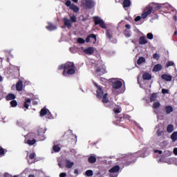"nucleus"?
<instances>
[{
  "mask_svg": "<svg viewBox=\"0 0 177 177\" xmlns=\"http://www.w3.org/2000/svg\"><path fill=\"white\" fill-rule=\"evenodd\" d=\"M94 86L97 88L96 90V96L97 99H102V102L104 104H106L107 102H109V98H107V96H109V94L107 93H104V91H103V88H102V86L97 85V83L93 82Z\"/></svg>",
  "mask_w": 177,
  "mask_h": 177,
  "instance_id": "f257e3e1",
  "label": "nucleus"
},
{
  "mask_svg": "<svg viewBox=\"0 0 177 177\" xmlns=\"http://www.w3.org/2000/svg\"><path fill=\"white\" fill-rule=\"evenodd\" d=\"M75 70L77 67L73 62H67L65 63V70L62 72V75L67 77V75H74L75 74Z\"/></svg>",
  "mask_w": 177,
  "mask_h": 177,
  "instance_id": "f03ea898",
  "label": "nucleus"
},
{
  "mask_svg": "<svg viewBox=\"0 0 177 177\" xmlns=\"http://www.w3.org/2000/svg\"><path fill=\"white\" fill-rule=\"evenodd\" d=\"M160 9H161L160 6H156V4L153 3L146 8L145 11L142 14V18L146 19L147 16L154 13L156 10H160Z\"/></svg>",
  "mask_w": 177,
  "mask_h": 177,
  "instance_id": "7ed1b4c3",
  "label": "nucleus"
},
{
  "mask_svg": "<svg viewBox=\"0 0 177 177\" xmlns=\"http://www.w3.org/2000/svg\"><path fill=\"white\" fill-rule=\"evenodd\" d=\"M91 39H93V44H96V41H97V39L96 38V35H95V34L88 35L86 37V40L82 39V37H79L77 39V43L78 44H85V41H86L88 44V43L91 42Z\"/></svg>",
  "mask_w": 177,
  "mask_h": 177,
  "instance_id": "20e7f679",
  "label": "nucleus"
},
{
  "mask_svg": "<svg viewBox=\"0 0 177 177\" xmlns=\"http://www.w3.org/2000/svg\"><path fill=\"white\" fill-rule=\"evenodd\" d=\"M62 21L66 27L71 28L73 27V24H71V22L77 23V17H75V15H73L71 17L70 19L64 17L63 18Z\"/></svg>",
  "mask_w": 177,
  "mask_h": 177,
  "instance_id": "39448f33",
  "label": "nucleus"
},
{
  "mask_svg": "<svg viewBox=\"0 0 177 177\" xmlns=\"http://www.w3.org/2000/svg\"><path fill=\"white\" fill-rule=\"evenodd\" d=\"M93 21L95 26H100L101 28H106V24L103 19H100L99 17H93Z\"/></svg>",
  "mask_w": 177,
  "mask_h": 177,
  "instance_id": "423d86ee",
  "label": "nucleus"
},
{
  "mask_svg": "<svg viewBox=\"0 0 177 177\" xmlns=\"http://www.w3.org/2000/svg\"><path fill=\"white\" fill-rule=\"evenodd\" d=\"M133 156L132 155H129L127 156L125 158H124V165L126 166V167H128V165H131V164H132V162H133Z\"/></svg>",
  "mask_w": 177,
  "mask_h": 177,
  "instance_id": "0eeeda50",
  "label": "nucleus"
},
{
  "mask_svg": "<svg viewBox=\"0 0 177 177\" xmlns=\"http://www.w3.org/2000/svg\"><path fill=\"white\" fill-rule=\"evenodd\" d=\"M84 6L87 8V9H92L95 6V2L92 0H87L85 3L83 2Z\"/></svg>",
  "mask_w": 177,
  "mask_h": 177,
  "instance_id": "6e6552de",
  "label": "nucleus"
},
{
  "mask_svg": "<svg viewBox=\"0 0 177 177\" xmlns=\"http://www.w3.org/2000/svg\"><path fill=\"white\" fill-rule=\"evenodd\" d=\"M111 85L113 89H120V88L122 86V82L117 80L115 82H113Z\"/></svg>",
  "mask_w": 177,
  "mask_h": 177,
  "instance_id": "1a4fd4ad",
  "label": "nucleus"
},
{
  "mask_svg": "<svg viewBox=\"0 0 177 177\" xmlns=\"http://www.w3.org/2000/svg\"><path fill=\"white\" fill-rule=\"evenodd\" d=\"M83 52L86 55H93V53H95V48H93V47H88L87 48H85L83 50Z\"/></svg>",
  "mask_w": 177,
  "mask_h": 177,
  "instance_id": "9d476101",
  "label": "nucleus"
},
{
  "mask_svg": "<svg viewBox=\"0 0 177 177\" xmlns=\"http://www.w3.org/2000/svg\"><path fill=\"white\" fill-rule=\"evenodd\" d=\"M131 116H129V115L123 114L120 117H118L116 121L121 122V121H123V120H129Z\"/></svg>",
  "mask_w": 177,
  "mask_h": 177,
  "instance_id": "9b49d317",
  "label": "nucleus"
},
{
  "mask_svg": "<svg viewBox=\"0 0 177 177\" xmlns=\"http://www.w3.org/2000/svg\"><path fill=\"white\" fill-rule=\"evenodd\" d=\"M16 90L18 92H21V91H23V81L19 80L17 84H16Z\"/></svg>",
  "mask_w": 177,
  "mask_h": 177,
  "instance_id": "f8f14e48",
  "label": "nucleus"
},
{
  "mask_svg": "<svg viewBox=\"0 0 177 177\" xmlns=\"http://www.w3.org/2000/svg\"><path fill=\"white\" fill-rule=\"evenodd\" d=\"M15 99H16V95L13 94V93H8L6 96V100H7L8 102L10 101V100H15Z\"/></svg>",
  "mask_w": 177,
  "mask_h": 177,
  "instance_id": "ddd939ff",
  "label": "nucleus"
},
{
  "mask_svg": "<svg viewBox=\"0 0 177 177\" xmlns=\"http://www.w3.org/2000/svg\"><path fill=\"white\" fill-rule=\"evenodd\" d=\"M162 70V65L160 64H157L153 66V71L155 73H158V71H161Z\"/></svg>",
  "mask_w": 177,
  "mask_h": 177,
  "instance_id": "4468645a",
  "label": "nucleus"
},
{
  "mask_svg": "<svg viewBox=\"0 0 177 177\" xmlns=\"http://www.w3.org/2000/svg\"><path fill=\"white\" fill-rule=\"evenodd\" d=\"M142 80L145 81H150V80H151V75L149 73H144L142 75Z\"/></svg>",
  "mask_w": 177,
  "mask_h": 177,
  "instance_id": "2eb2a0df",
  "label": "nucleus"
},
{
  "mask_svg": "<svg viewBox=\"0 0 177 177\" xmlns=\"http://www.w3.org/2000/svg\"><path fill=\"white\" fill-rule=\"evenodd\" d=\"M66 162V168H68V169H71V168H73V167H74V162H71L69 160H65Z\"/></svg>",
  "mask_w": 177,
  "mask_h": 177,
  "instance_id": "dca6fc26",
  "label": "nucleus"
},
{
  "mask_svg": "<svg viewBox=\"0 0 177 177\" xmlns=\"http://www.w3.org/2000/svg\"><path fill=\"white\" fill-rule=\"evenodd\" d=\"M120 171V167L118 165H115L111 169H109L110 174H115L116 172Z\"/></svg>",
  "mask_w": 177,
  "mask_h": 177,
  "instance_id": "f3484780",
  "label": "nucleus"
},
{
  "mask_svg": "<svg viewBox=\"0 0 177 177\" xmlns=\"http://www.w3.org/2000/svg\"><path fill=\"white\" fill-rule=\"evenodd\" d=\"M162 80H165V81L171 82L172 81V76L167 74H163L161 76Z\"/></svg>",
  "mask_w": 177,
  "mask_h": 177,
  "instance_id": "a211bd4d",
  "label": "nucleus"
},
{
  "mask_svg": "<svg viewBox=\"0 0 177 177\" xmlns=\"http://www.w3.org/2000/svg\"><path fill=\"white\" fill-rule=\"evenodd\" d=\"M147 44V40L146 39V37L142 36L139 39V44L140 45H146Z\"/></svg>",
  "mask_w": 177,
  "mask_h": 177,
  "instance_id": "6ab92c4d",
  "label": "nucleus"
},
{
  "mask_svg": "<svg viewBox=\"0 0 177 177\" xmlns=\"http://www.w3.org/2000/svg\"><path fill=\"white\" fill-rule=\"evenodd\" d=\"M69 9L75 12V13H78V12H80V8H78V6H75L74 3H72Z\"/></svg>",
  "mask_w": 177,
  "mask_h": 177,
  "instance_id": "aec40b11",
  "label": "nucleus"
},
{
  "mask_svg": "<svg viewBox=\"0 0 177 177\" xmlns=\"http://www.w3.org/2000/svg\"><path fill=\"white\" fill-rule=\"evenodd\" d=\"M95 73H100V75H103V74H106V68L97 67Z\"/></svg>",
  "mask_w": 177,
  "mask_h": 177,
  "instance_id": "412c9836",
  "label": "nucleus"
},
{
  "mask_svg": "<svg viewBox=\"0 0 177 177\" xmlns=\"http://www.w3.org/2000/svg\"><path fill=\"white\" fill-rule=\"evenodd\" d=\"M25 143L28 145V146H33V145H35L37 143V140L32 139V140H27L26 141L25 140Z\"/></svg>",
  "mask_w": 177,
  "mask_h": 177,
  "instance_id": "4be33fe9",
  "label": "nucleus"
},
{
  "mask_svg": "<svg viewBox=\"0 0 177 177\" xmlns=\"http://www.w3.org/2000/svg\"><path fill=\"white\" fill-rule=\"evenodd\" d=\"M122 5L124 9L125 8H129L131 6V0H124Z\"/></svg>",
  "mask_w": 177,
  "mask_h": 177,
  "instance_id": "5701e85b",
  "label": "nucleus"
},
{
  "mask_svg": "<svg viewBox=\"0 0 177 177\" xmlns=\"http://www.w3.org/2000/svg\"><path fill=\"white\" fill-rule=\"evenodd\" d=\"M165 110L166 111L167 114H171V113L174 111V108L171 106H165Z\"/></svg>",
  "mask_w": 177,
  "mask_h": 177,
  "instance_id": "b1692460",
  "label": "nucleus"
},
{
  "mask_svg": "<svg viewBox=\"0 0 177 177\" xmlns=\"http://www.w3.org/2000/svg\"><path fill=\"white\" fill-rule=\"evenodd\" d=\"M96 157L95 156H90L88 158V161L90 164H95L96 162Z\"/></svg>",
  "mask_w": 177,
  "mask_h": 177,
  "instance_id": "393cba45",
  "label": "nucleus"
},
{
  "mask_svg": "<svg viewBox=\"0 0 177 177\" xmlns=\"http://www.w3.org/2000/svg\"><path fill=\"white\" fill-rule=\"evenodd\" d=\"M46 28L48 30V31H53V30H56V26L52 24H49L48 26L46 27Z\"/></svg>",
  "mask_w": 177,
  "mask_h": 177,
  "instance_id": "a878e982",
  "label": "nucleus"
},
{
  "mask_svg": "<svg viewBox=\"0 0 177 177\" xmlns=\"http://www.w3.org/2000/svg\"><path fill=\"white\" fill-rule=\"evenodd\" d=\"M171 139L172 142H176V140H177V131H174L171 135Z\"/></svg>",
  "mask_w": 177,
  "mask_h": 177,
  "instance_id": "bb28decb",
  "label": "nucleus"
},
{
  "mask_svg": "<svg viewBox=\"0 0 177 177\" xmlns=\"http://www.w3.org/2000/svg\"><path fill=\"white\" fill-rule=\"evenodd\" d=\"M28 103H31V99H30V98H27L26 100V102H24V107H25V109H28V107L30 106Z\"/></svg>",
  "mask_w": 177,
  "mask_h": 177,
  "instance_id": "cd10ccee",
  "label": "nucleus"
},
{
  "mask_svg": "<svg viewBox=\"0 0 177 177\" xmlns=\"http://www.w3.org/2000/svg\"><path fill=\"white\" fill-rule=\"evenodd\" d=\"M168 133H172L174 132V126L172 124H169L167 128Z\"/></svg>",
  "mask_w": 177,
  "mask_h": 177,
  "instance_id": "c85d7f7f",
  "label": "nucleus"
},
{
  "mask_svg": "<svg viewBox=\"0 0 177 177\" xmlns=\"http://www.w3.org/2000/svg\"><path fill=\"white\" fill-rule=\"evenodd\" d=\"M48 114V110L45 109H42L40 111V116L41 117H44V115H46Z\"/></svg>",
  "mask_w": 177,
  "mask_h": 177,
  "instance_id": "c756f323",
  "label": "nucleus"
},
{
  "mask_svg": "<svg viewBox=\"0 0 177 177\" xmlns=\"http://www.w3.org/2000/svg\"><path fill=\"white\" fill-rule=\"evenodd\" d=\"M157 99V93H152L150 97V102H156Z\"/></svg>",
  "mask_w": 177,
  "mask_h": 177,
  "instance_id": "7c9ffc66",
  "label": "nucleus"
},
{
  "mask_svg": "<svg viewBox=\"0 0 177 177\" xmlns=\"http://www.w3.org/2000/svg\"><path fill=\"white\" fill-rule=\"evenodd\" d=\"M53 150L55 151V153H59V151L61 150V148L59 147V145H53Z\"/></svg>",
  "mask_w": 177,
  "mask_h": 177,
  "instance_id": "2f4dec72",
  "label": "nucleus"
},
{
  "mask_svg": "<svg viewBox=\"0 0 177 177\" xmlns=\"http://www.w3.org/2000/svg\"><path fill=\"white\" fill-rule=\"evenodd\" d=\"M145 62H146V59H145V57H140V58H138L137 61V64H142V63H145Z\"/></svg>",
  "mask_w": 177,
  "mask_h": 177,
  "instance_id": "473e14b6",
  "label": "nucleus"
},
{
  "mask_svg": "<svg viewBox=\"0 0 177 177\" xmlns=\"http://www.w3.org/2000/svg\"><path fill=\"white\" fill-rule=\"evenodd\" d=\"M10 104L11 107H17V101L12 100V101H11L10 102Z\"/></svg>",
  "mask_w": 177,
  "mask_h": 177,
  "instance_id": "72a5a7b5",
  "label": "nucleus"
},
{
  "mask_svg": "<svg viewBox=\"0 0 177 177\" xmlns=\"http://www.w3.org/2000/svg\"><path fill=\"white\" fill-rule=\"evenodd\" d=\"M86 176H93V171L92 170H87L85 172Z\"/></svg>",
  "mask_w": 177,
  "mask_h": 177,
  "instance_id": "f704fd0d",
  "label": "nucleus"
},
{
  "mask_svg": "<svg viewBox=\"0 0 177 177\" xmlns=\"http://www.w3.org/2000/svg\"><path fill=\"white\" fill-rule=\"evenodd\" d=\"M124 35L126 37V38H129L131 37V33L129 32V30H125L123 32Z\"/></svg>",
  "mask_w": 177,
  "mask_h": 177,
  "instance_id": "c9c22d12",
  "label": "nucleus"
},
{
  "mask_svg": "<svg viewBox=\"0 0 177 177\" xmlns=\"http://www.w3.org/2000/svg\"><path fill=\"white\" fill-rule=\"evenodd\" d=\"M161 106V104H160L159 102H156L153 104V107L154 109H159V107Z\"/></svg>",
  "mask_w": 177,
  "mask_h": 177,
  "instance_id": "e433bc0d",
  "label": "nucleus"
},
{
  "mask_svg": "<svg viewBox=\"0 0 177 177\" xmlns=\"http://www.w3.org/2000/svg\"><path fill=\"white\" fill-rule=\"evenodd\" d=\"M45 132H46V130H45V129L39 128L37 129V133H39V135H41V133H45Z\"/></svg>",
  "mask_w": 177,
  "mask_h": 177,
  "instance_id": "4c0bfd02",
  "label": "nucleus"
},
{
  "mask_svg": "<svg viewBox=\"0 0 177 177\" xmlns=\"http://www.w3.org/2000/svg\"><path fill=\"white\" fill-rule=\"evenodd\" d=\"M106 107H113L114 106V102H111L110 100L108 101L106 104H104Z\"/></svg>",
  "mask_w": 177,
  "mask_h": 177,
  "instance_id": "58836bf2",
  "label": "nucleus"
},
{
  "mask_svg": "<svg viewBox=\"0 0 177 177\" xmlns=\"http://www.w3.org/2000/svg\"><path fill=\"white\" fill-rule=\"evenodd\" d=\"M106 34V37H108L109 39H111L113 38V35L110 32V30H107Z\"/></svg>",
  "mask_w": 177,
  "mask_h": 177,
  "instance_id": "ea45409f",
  "label": "nucleus"
},
{
  "mask_svg": "<svg viewBox=\"0 0 177 177\" xmlns=\"http://www.w3.org/2000/svg\"><path fill=\"white\" fill-rule=\"evenodd\" d=\"M172 66H175V63H174V62L172 61H169L167 64H166V67H171Z\"/></svg>",
  "mask_w": 177,
  "mask_h": 177,
  "instance_id": "a19ab883",
  "label": "nucleus"
},
{
  "mask_svg": "<svg viewBox=\"0 0 177 177\" xmlns=\"http://www.w3.org/2000/svg\"><path fill=\"white\" fill-rule=\"evenodd\" d=\"M153 59H155V60H158L160 59V54H158L157 53H154L153 55Z\"/></svg>",
  "mask_w": 177,
  "mask_h": 177,
  "instance_id": "79ce46f5",
  "label": "nucleus"
},
{
  "mask_svg": "<svg viewBox=\"0 0 177 177\" xmlns=\"http://www.w3.org/2000/svg\"><path fill=\"white\" fill-rule=\"evenodd\" d=\"M113 112H114L115 114H120V113H121V109L114 108L113 109Z\"/></svg>",
  "mask_w": 177,
  "mask_h": 177,
  "instance_id": "37998d69",
  "label": "nucleus"
},
{
  "mask_svg": "<svg viewBox=\"0 0 177 177\" xmlns=\"http://www.w3.org/2000/svg\"><path fill=\"white\" fill-rule=\"evenodd\" d=\"M65 5L68 8H71V5H73V3H71V1L70 0H67L65 3Z\"/></svg>",
  "mask_w": 177,
  "mask_h": 177,
  "instance_id": "c03bdc74",
  "label": "nucleus"
},
{
  "mask_svg": "<svg viewBox=\"0 0 177 177\" xmlns=\"http://www.w3.org/2000/svg\"><path fill=\"white\" fill-rule=\"evenodd\" d=\"M147 38L148 39H153V38H154V36L152 35V33H147Z\"/></svg>",
  "mask_w": 177,
  "mask_h": 177,
  "instance_id": "a18cd8bd",
  "label": "nucleus"
},
{
  "mask_svg": "<svg viewBox=\"0 0 177 177\" xmlns=\"http://www.w3.org/2000/svg\"><path fill=\"white\" fill-rule=\"evenodd\" d=\"M29 158L30 160H34V158H35V153H31L29 155Z\"/></svg>",
  "mask_w": 177,
  "mask_h": 177,
  "instance_id": "49530a36",
  "label": "nucleus"
},
{
  "mask_svg": "<svg viewBox=\"0 0 177 177\" xmlns=\"http://www.w3.org/2000/svg\"><path fill=\"white\" fill-rule=\"evenodd\" d=\"M58 70H66V64L60 65Z\"/></svg>",
  "mask_w": 177,
  "mask_h": 177,
  "instance_id": "de8ad7c7",
  "label": "nucleus"
},
{
  "mask_svg": "<svg viewBox=\"0 0 177 177\" xmlns=\"http://www.w3.org/2000/svg\"><path fill=\"white\" fill-rule=\"evenodd\" d=\"M5 155V149L2 147H0V156H4Z\"/></svg>",
  "mask_w": 177,
  "mask_h": 177,
  "instance_id": "09e8293b",
  "label": "nucleus"
},
{
  "mask_svg": "<svg viewBox=\"0 0 177 177\" xmlns=\"http://www.w3.org/2000/svg\"><path fill=\"white\" fill-rule=\"evenodd\" d=\"M156 133H157L158 136H161V135H162V133H164V131H160V129H158Z\"/></svg>",
  "mask_w": 177,
  "mask_h": 177,
  "instance_id": "8fccbe9b",
  "label": "nucleus"
},
{
  "mask_svg": "<svg viewBox=\"0 0 177 177\" xmlns=\"http://www.w3.org/2000/svg\"><path fill=\"white\" fill-rule=\"evenodd\" d=\"M141 19H142V17L138 16L135 18L134 21H140Z\"/></svg>",
  "mask_w": 177,
  "mask_h": 177,
  "instance_id": "3c124183",
  "label": "nucleus"
},
{
  "mask_svg": "<svg viewBox=\"0 0 177 177\" xmlns=\"http://www.w3.org/2000/svg\"><path fill=\"white\" fill-rule=\"evenodd\" d=\"M162 93H163L164 95H165V93H169L168 89L162 88Z\"/></svg>",
  "mask_w": 177,
  "mask_h": 177,
  "instance_id": "603ef678",
  "label": "nucleus"
},
{
  "mask_svg": "<svg viewBox=\"0 0 177 177\" xmlns=\"http://www.w3.org/2000/svg\"><path fill=\"white\" fill-rule=\"evenodd\" d=\"M67 176V174L63 172V173H60L59 174V177H66Z\"/></svg>",
  "mask_w": 177,
  "mask_h": 177,
  "instance_id": "864d4df0",
  "label": "nucleus"
},
{
  "mask_svg": "<svg viewBox=\"0 0 177 177\" xmlns=\"http://www.w3.org/2000/svg\"><path fill=\"white\" fill-rule=\"evenodd\" d=\"M46 117V118H48V120H51L52 114L48 113Z\"/></svg>",
  "mask_w": 177,
  "mask_h": 177,
  "instance_id": "5fc2aeb1",
  "label": "nucleus"
},
{
  "mask_svg": "<svg viewBox=\"0 0 177 177\" xmlns=\"http://www.w3.org/2000/svg\"><path fill=\"white\" fill-rule=\"evenodd\" d=\"M154 153H158V154H162V151H160L158 149H156L154 151Z\"/></svg>",
  "mask_w": 177,
  "mask_h": 177,
  "instance_id": "6e6d98bb",
  "label": "nucleus"
},
{
  "mask_svg": "<svg viewBox=\"0 0 177 177\" xmlns=\"http://www.w3.org/2000/svg\"><path fill=\"white\" fill-rule=\"evenodd\" d=\"M58 166L59 167V168H64V165H63V163H62V162L58 163Z\"/></svg>",
  "mask_w": 177,
  "mask_h": 177,
  "instance_id": "4d7b16f0",
  "label": "nucleus"
},
{
  "mask_svg": "<svg viewBox=\"0 0 177 177\" xmlns=\"http://www.w3.org/2000/svg\"><path fill=\"white\" fill-rule=\"evenodd\" d=\"M4 177H12V175H10L9 173H5Z\"/></svg>",
  "mask_w": 177,
  "mask_h": 177,
  "instance_id": "13d9d810",
  "label": "nucleus"
},
{
  "mask_svg": "<svg viewBox=\"0 0 177 177\" xmlns=\"http://www.w3.org/2000/svg\"><path fill=\"white\" fill-rule=\"evenodd\" d=\"M173 153L175 154V156H177V148L174 149Z\"/></svg>",
  "mask_w": 177,
  "mask_h": 177,
  "instance_id": "bf43d9fd",
  "label": "nucleus"
},
{
  "mask_svg": "<svg viewBox=\"0 0 177 177\" xmlns=\"http://www.w3.org/2000/svg\"><path fill=\"white\" fill-rule=\"evenodd\" d=\"M125 27H126V28H127L128 30L131 29V25H129V24H126V25H125Z\"/></svg>",
  "mask_w": 177,
  "mask_h": 177,
  "instance_id": "052dcab7",
  "label": "nucleus"
},
{
  "mask_svg": "<svg viewBox=\"0 0 177 177\" xmlns=\"http://www.w3.org/2000/svg\"><path fill=\"white\" fill-rule=\"evenodd\" d=\"M78 170H77V169H75V171H74V174H75V175H78Z\"/></svg>",
  "mask_w": 177,
  "mask_h": 177,
  "instance_id": "680f3d73",
  "label": "nucleus"
},
{
  "mask_svg": "<svg viewBox=\"0 0 177 177\" xmlns=\"http://www.w3.org/2000/svg\"><path fill=\"white\" fill-rule=\"evenodd\" d=\"M73 2H74L75 3H78V0H71Z\"/></svg>",
  "mask_w": 177,
  "mask_h": 177,
  "instance_id": "e2e57ef3",
  "label": "nucleus"
},
{
  "mask_svg": "<svg viewBox=\"0 0 177 177\" xmlns=\"http://www.w3.org/2000/svg\"><path fill=\"white\" fill-rule=\"evenodd\" d=\"M3 78H2V76L0 75V82H1V81H3Z\"/></svg>",
  "mask_w": 177,
  "mask_h": 177,
  "instance_id": "0e129e2a",
  "label": "nucleus"
},
{
  "mask_svg": "<svg viewBox=\"0 0 177 177\" xmlns=\"http://www.w3.org/2000/svg\"><path fill=\"white\" fill-rule=\"evenodd\" d=\"M28 177H35V176L33 174H30Z\"/></svg>",
  "mask_w": 177,
  "mask_h": 177,
  "instance_id": "69168bd1",
  "label": "nucleus"
},
{
  "mask_svg": "<svg viewBox=\"0 0 177 177\" xmlns=\"http://www.w3.org/2000/svg\"><path fill=\"white\" fill-rule=\"evenodd\" d=\"M174 35H177V31L176 30L174 32Z\"/></svg>",
  "mask_w": 177,
  "mask_h": 177,
  "instance_id": "338daca9",
  "label": "nucleus"
},
{
  "mask_svg": "<svg viewBox=\"0 0 177 177\" xmlns=\"http://www.w3.org/2000/svg\"><path fill=\"white\" fill-rule=\"evenodd\" d=\"M17 68L18 71H20V68L17 66Z\"/></svg>",
  "mask_w": 177,
  "mask_h": 177,
  "instance_id": "774afa93",
  "label": "nucleus"
}]
</instances>
